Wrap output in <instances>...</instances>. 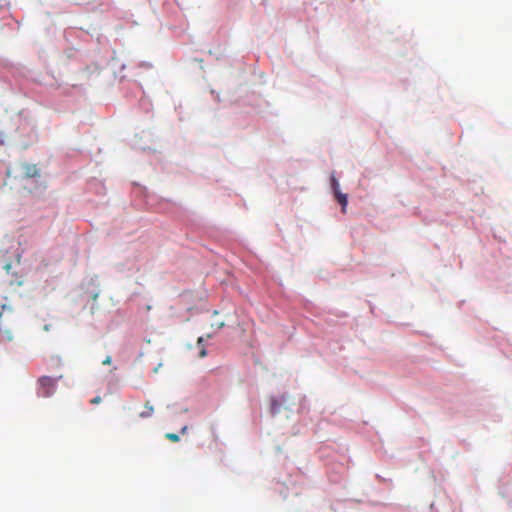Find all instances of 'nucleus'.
<instances>
[{
	"label": "nucleus",
	"mask_w": 512,
	"mask_h": 512,
	"mask_svg": "<svg viewBox=\"0 0 512 512\" xmlns=\"http://www.w3.org/2000/svg\"><path fill=\"white\" fill-rule=\"evenodd\" d=\"M56 389V379L49 376H42L38 380V395L41 397L51 396Z\"/></svg>",
	"instance_id": "1"
},
{
	"label": "nucleus",
	"mask_w": 512,
	"mask_h": 512,
	"mask_svg": "<svg viewBox=\"0 0 512 512\" xmlns=\"http://www.w3.org/2000/svg\"><path fill=\"white\" fill-rule=\"evenodd\" d=\"M24 173L29 178L39 176V170L35 164H26L24 166Z\"/></svg>",
	"instance_id": "2"
},
{
	"label": "nucleus",
	"mask_w": 512,
	"mask_h": 512,
	"mask_svg": "<svg viewBox=\"0 0 512 512\" xmlns=\"http://www.w3.org/2000/svg\"><path fill=\"white\" fill-rule=\"evenodd\" d=\"M335 198L338 200V202L342 206V212L345 213L346 206L348 203L347 195L340 192V190H337L334 192Z\"/></svg>",
	"instance_id": "3"
},
{
	"label": "nucleus",
	"mask_w": 512,
	"mask_h": 512,
	"mask_svg": "<svg viewBox=\"0 0 512 512\" xmlns=\"http://www.w3.org/2000/svg\"><path fill=\"white\" fill-rule=\"evenodd\" d=\"M153 412H154V408H153V406H152V405H150V403H149V402H146V403H145V409H144V411H142V412L140 413V415H139V416H140L141 418H148V417H151V416L153 415Z\"/></svg>",
	"instance_id": "4"
},
{
	"label": "nucleus",
	"mask_w": 512,
	"mask_h": 512,
	"mask_svg": "<svg viewBox=\"0 0 512 512\" xmlns=\"http://www.w3.org/2000/svg\"><path fill=\"white\" fill-rule=\"evenodd\" d=\"M166 438L172 442H178L180 440L179 435L175 433H167Z\"/></svg>",
	"instance_id": "5"
},
{
	"label": "nucleus",
	"mask_w": 512,
	"mask_h": 512,
	"mask_svg": "<svg viewBox=\"0 0 512 512\" xmlns=\"http://www.w3.org/2000/svg\"><path fill=\"white\" fill-rule=\"evenodd\" d=\"M331 186H332L333 192L339 190V182L334 176L331 177Z\"/></svg>",
	"instance_id": "6"
},
{
	"label": "nucleus",
	"mask_w": 512,
	"mask_h": 512,
	"mask_svg": "<svg viewBox=\"0 0 512 512\" xmlns=\"http://www.w3.org/2000/svg\"><path fill=\"white\" fill-rule=\"evenodd\" d=\"M211 327L215 328L216 330H219L222 327H224V322L223 321H219V320L214 321V322L211 323Z\"/></svg>",
	"instance_id": "7"
},
{
	"label": "nucleus",
	"mask_w": 512,
	"mask_h": 512,
	"mask_svg": "<svg viewBox=\"0 0 512 512\" xmlns=\"http://www.w3.org/2000/svg\"><path fill=\"white\" fill-rule=\"evenodd\" d=\"M100 402H101V397H100V396H96V397H94V398H92V399L90 400V403H91L92 405L99 404Z\"/></svg>",
	"instance_id": "8"
},
{
	"label": "nucleus",
	"mask_w": 512,
	"mask_h": 512,
	"mask_svg": "<svg viewBox=\"0 0 512 512\" xmlns=\"http://www.w3.org/2000/svg\"><path fill=\"white\" fill-rule=\"evenodd\" d=\"M111 362H112L111 356H107V357L103 360L102 364H103V365H110V364H111Z\"/></svg>",
	"instance_id": "9"
},
{
	"label": "nucleus",
	"mask_w": 512,
	"mask_h": 512,
	"mask_svg": "<svg viewBox=\"0 0 512 512\" xmlns=\"http://www.w3.org/2000/svg\"><path fill=\"white\" fill-rule=\"evenodd\" d=\"M188 430V427L187 426H184L182 429H181V433L182 434H185Z\"/></svg>",
	"instance_id": "10"
},
{
	"label": "nucleus",
	"mask_w": 512,
	"mask_h": 512,
	"mask_svg": "<svg viewBox=\"0 0 512 512\" xmlns=\"http://www.w3.org/2000/svg\"><path fill=\"white\" fill-rule=\"evenodd\" d=\"M205 355H206L205 350H202V351L200 352V356H201V357H203V356H205Z\"/></svg>",
	"instance_id": "11"
},
{
	"label": "nucleus",
	"mask_w": 512,
	"mask_h": 512,
	"mask_svg": "<svg viewBox=\"0 0 512 512\" xmlns=\"http://www.w3.org/2000/svg\"><path fill=\"white\" fill-rule=\"evenodd\" d=\"M10 268H11V264H6V265H5V269H6V270H9Z\"/></svg>",
	"instance_id": "12"
},
{
	"label": "nucleus",
	"mask_w": 512,
	"mask_h": 512,
	"mask_svg": "<svg viewBox=\"0 0 512 512\" xmlns=\"http://www.w3.org/2000/svg\"><path fill=\"white\" fill-rule=\"evenodd\" d=\"M202 340H203V338H202V337H199V339H198V343H201V342H202Z\"/></svg>",
	"instance_id": "13"
},
{
	"label": "nucleus",
	"mask_w": 512,
	"mask_h": 512,
	"mask_svg": "<svg viewBox=\"0 0 512 512\" xmlns=\"http://www.w3.org/2000/svg\"><path fill=\"white\" fill-rule=\"evenodd\" d=\"M213 315H214V316H217V315H218V311H214V312H213Z\"/></svg>",
	"instance_id": "14"
}]
</instances>
